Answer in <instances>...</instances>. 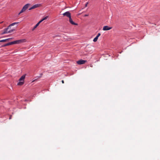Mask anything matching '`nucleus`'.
Instances as JSON below:
<instances>
[{"instance_id":"7ed1b4c3","label":"nucleus","mask_w":160,"mask_h":160,"mask_svg":"<svg viewBox=\"0 0 160 160\" xmlns=\"http://www.w3.org/2000/svg\"><path fill=\"white\" fill-rule=\"evenodd\" d=\"M10 28L8 26V28H5L3 30V32L2 33V34H3L5 33H11L13 32L14 30H9V28Z\"/></svg>"},{"instance_id":"f257e3e1","label":"nucleus","mask_w":160,"mask_h":160,"mask_svg":"<svg viewBox=\"0 0 160 160\" xmlns=\"http://www.w3.org/2000/svg\"><path fill=\"white\" fill-rule=\"evenodd\" d=\"M25 41V39H19L17 40H16L14 41L11 42H8L7 43L5 44L2 46V47H5L7 46H8L15 44H20L24 42Z\"/></svg>"},{"instance_id":"9b49d317","label":"nucleus","mask_w":160,"mask_h":160,"mask_svg":"<svg viewBox=\"0 0 160 160\" xmlns=\"http://www.w3.org/2000/svg\"><path fill=\"white\" fill-rule=\"evenodd\" d=\"M19 22H14V23H13L12 24H10L9 26V27H10L11 28V27L12 26H13L16 24H17Z\"/></svg>"},{"instance_id":"cd10ccee","label":"nucleus","mask_w":160,"mask_h":160,"mask_svg":"<svg viewBox=\"0 0 160 160\" xmlns=\"http://www.w3.org/2000/svg\"><path fill=\"white\" fill-rule=\"evenodd\" d=\"M88 16V15H87V14H85V17L87 16Z\"/></svg>"},{"instance_id":"423d86ee","label":"nucleus","mask_w":160,"mask_h":160,"mask_svg":"<svg viewBox=\"0 0 160 160\" xmlns=\"http://www.w3.org/2000/svg\"><path fill=\"white\" fill-rule=\"evenodd\" d=\"M112 28V27H109L108 26H105L103 27V30L104 31L108 30Z\"/></svg>"},{"instance_id":"20e7f679","label":"nucleus","mask_w":160,"mask_h":160,"mask_svg":"<svg viewBox=\"0 0 160 160\" xmlns=\"http://www.w3.org/2000/svg\"><path fill=\"white\" fill-rule=\"evenodd\" d=\"M62 15L63 16H66L69 18L71 17V13L69 11H67L64 13Z\"/></svg>"},{"instance_id":"f3484780","label":"nucleus","mask_w":160,"mask_h":160,"mask_svg":"<svg viewBox=\"0 0 160 160\" xmlns=\"http://www.w3.org/2000/svg\"><path fill=\"white\" fill-rule=\"evenodd\" d=\"M88 4V2H87L85 4V7H86L87 6V5Z\"/></svg>"},{"instance_id":"4468645a","label":"nucleus","mask_w":160,"mask_h":160,"mask_svg":"<svg viewBox=\"0 0 160 160\" xmlns=\"http://www.w3.org/2000/svg\"><path fill=\"white\" fill-rule=\"evenodd\" d=\"M38 26H37V25H36L34 26V27L32 29V31H33L35 30V29L37 28V27H38Z\"/></svg>"},{"instance_id":"39448f33","label":"nucleus","mask_w":160,"mask_h":160,"mask_svg":"<svg viewBox=\"0 0 160 160\" xmlns=\"http://www.w3.org/2000/svg\"><path fill=\"white\" fill-rule=\"evenodd\" d=\"M86 62H87V61L81 59V60H79L77 61V63L78 64L81 65V64H84Z\"/></svg>"},{"instance_id":"6ab92c4d","label":"nucleus","mask_w":160,"mask_h":160,"mask_svg":"<svg viewBox=\"0 0 160 160\" xmlns=\"http://www.w3.org/2000/svg\"><path fill=\"white\" fill-rule=\"evenodd\" d=\"M40 23L38 22L37 24L36 25H37L38 26L40 24Z\"/></svg>"},{"instance_id":"a878e982","label":"nucleus","mask_w":160,"mask_h":160,"mask_svg":"<svg viewBox=\"0 0 160 160\" xmlns=\"http://www.w3.org/2000/svg\"><path fill=\"white\" fill-rule=\"evenodd\" d=\"M8 39V41H9L10 40V39H9V38L7 39Z\"/></svg>"},{"instance_id":"dca6fc26","label":"nucleus","mask_w":160,"mask_h":160,"mask_svg":"<svg viewBox=\"0 0 160 160\" xmlns=\"http://www.w3.org/2000/svg\"><path fill=\"white\" fill-rule=\"evenodd\" d=\"M42 73H41L40 74L39 76H38L37 77L38 78H41L42 77Z\"/></svg>"},{"instance_id":"b1692460","label":"nucleus","mask_w":160,"mask_h":160,"mask_svg":"<svg viewBox=\"0 0 160 160\" xmlns=\"http://www.w3.org/2000/svg\"><path fill=\"white\" fill-rule=\"evenodd\" d=\"M62 83H64V80H62Z\"/></svg>"},{"instance_id":"4be33fe9","label":"nucleus","mask_w":160,"mask_h":160,"mask_svg":"<svg viewBox=\"0 0 160 160\" xmlns=\"http://www.w3.org/2000/svg\"><path fill=\"white\" fill-rule=\"evenodd\" d=\"M43 21H42V19H41V20H40L39 22L41 23Z\"/></svg>"},{"instance_id":"ddd939ff","label":"nucleus","mask_w":160,"mask_h":160,"mask_svg":"<svg viewBox=\"0 0 160 160\" xmlns=\"http://www.w3.org/2000/svg\"><path fill=\"white\" fill-rule=\"evenodd\" d=\"M24 10L22 8V9L21 10V11L19 12V13L18 14V15H19L21 13H22V12H24Z\"/></svg>"},{"instance_id":"1a4fd4ad","label":"nucleus","mask_w":160,"mask_h":160,"mask_svg":"<svg viewBox=\"0 0 160 160\" xmlns=\"http://www.w3.org/2000/svg\"><path fill=\"white\" fill-rule=\"evenodd\" d=\"M100 35L101 34L100 33H98L96 37L94 38L93 41L94 42H96L97 41L98 38L100 36Z\"/></svg>"},{"instance_id":"393cba45","label":"nucleus","mask_w":160,"mask_h":160,"mask_svg":"<svg viewBox=\"0 0 160 160\" xmlns=\"http://www.w3.org/2000/svg\"><path fill=\"white\" fill-rule=\"evenodd\" d=\"M11 117H12V116H10V117H9V119H11Z\"/></svg>"},{"instance_id":"5701e85b","label":"nucleus","mask_w":160,"mask_h":160,"mask_svg":"<svg viewBox=\"0 0 160 160\" xmlns=\"http://www.w3.org/2000/svg\"><path fill=\"white\" fill-rule=\"evenodd\" d=\"M37 80V79H35V80H33L32 82H34V81H36V80Z\"/></svg>"},{"instance_id":"a211bd4d","label":"nucleus","mask_w":160,"mask_h":160,"mask_svg":"<svg viewBox=\"0 0 160 160\" xmlns=\"http://www.w3.org/2000/svg\"><path fill=\"white\" fill-rule=\"evenodd\" d=\"M40 23L38 22L37 24L36 25H37L38 26L40 24Z\"/></svg>"},{"instance_id":"c756f323","label":"nucleus","mask_w":160,"mask_h":160,"mask_svg":"<svg viewBox=\"0 0 160 160\" xmlns=\"http://www.w3.org/2000/svg\"><path fill=\"white\" fill-rule=\"evenodd\" d=\"M2 22H0V23H2Z\"/></svg>"},{"instance_id":"c85d7f7f","label":"nucleus","mask_w":160,"mask_h":160,"mask_svg":"<svg viewBox=\"0 0 160 160\" xmlns=\"http://www.w3.org/2000/svg\"><path fill=\"white\" fill-rule=\"evenodd\" d=\"M9 39H10V40H11L12 39V38H9Z\"/></svg>"},{"instance_id":"412c9836","label":"nucleus","mask_w":160,"mask_h":160,"mask_svg":"<svg viewBox=\"0 0 160 160\" xmlns=\"http://www.w3.org/2000/svg\"><path fill=\"white\" fill-rule=\"evenodd\" d=\"M40 23L38 22L37 24L36 25H37L38 26L40 24Z\"/></svg>"},{"instance_id":"0eeeda50","label":"nucleus","mask_w":160,"mask_h":160,"mask_svg":"<svg viewBox=\"0 0 160 160\" xmlns=\"http://www.w3.org/2000/svg\"><path fill=\"white\" fill-rule=\"evenodd\" d=\"M69 22L70 23H71L72 25H78L77 23L74 22L72 20V19L71 18V17H70V18H69Z\"/></svg>"},{"instance_id":"bb28decb","label":"nucleus","mask_w":160,"mask_h":160,"mask_svg":"<svg viewBox=\"0 0 160 160\" xmlns=\"http://www.w3.org/2000/svg\"><path fill=\"white\" fill-rule=\"evenodd\" d=\"M8 39V41H9L10 40V39H9V38L7 39Z\"/></svg>"},{"instance_id":"9d476101","label":"nucleus","mask_w":160,"mask_h":160,"mask_svg":"<svg viewBox=\"0 0 160 160\" xmlns=\"http://www.w3.org/2000/svg\"><path fill=\"white\" fill-rule=\"evenodd\" d=\"M29 5L30 4L29 3L26 4L23 7L22 9L25 11L26 9H27L28 8Z\"/></svg>"},{"instance_id":"f8f14e48","label":"nucleus","mask_w":160,"mask_h":160,"mask_svg":"<svg viewBox=\"0 0 160 160\" xmlns=\"http://www.w3.org/2000/svg\"><path fill=\"white\" fill-rule=\"evenodd\" d=\"M7 41H8V39H3L2 40H0V42H7Z\"/></svg>"},{"instance_id":"aec40b11","label":"nucleus","mask_w":160,"mask_h":160,"mask_svg":"<svg viewBox=\"0 0 160 160\" xmlns=\"http://www.w3.org/2000/svg\"><path fill=\"white\" fill-rule=\"evenodd\" d=\"M40 23L38 22L37 24L36 25H37L38 26L40 24Z\"/></svg>"},{"instance_id":"2eb2a0df","label":"nucleus","mask_w":160,"mask_h":160,"mask_svg":"<svg viewBox=\"0 0 160 160\" xmlns=\"http://www.w3.org/2000/svg\"><path fill=\"white\" fill-rule=\"evenodd\" d=\"M48 18V16L45 17L44 18H43L42 19V21H43L46 19Z\"/></svg>"},{"instance_id":"f03ea898","label":"nucleus","mask_w":160,"mask_h":160,"mask_svg":"<svg viewBox=\"0 0 160 160\" xmlns=\"http://www.w3.org/2000/svg\"><path fill=\"white\" fill-rule=\"evenodd\" d=\"M26 74L23 75L19 79V82L18 83V85L21 86L24 84V81L25 78Z\"/></svg>"},{"instance_id":"6e6552de","label":"nucleus","mask_w":160,"mask_h":160,"mask_svg":"<svg viewBox=\"0 0 160 160\" xmlns=\"http://www.w3.org/2000/svg\"><path fill=\"white\" fill-rule=\"evenodd\" d=\"M39 6V5L38 4H36L35 5H33V6H32V7L31 8H30L29 9V10H30L32 9H34L36 8H37Z\"/></svg>"}]
</instances>
